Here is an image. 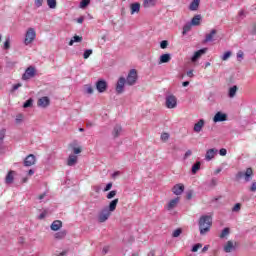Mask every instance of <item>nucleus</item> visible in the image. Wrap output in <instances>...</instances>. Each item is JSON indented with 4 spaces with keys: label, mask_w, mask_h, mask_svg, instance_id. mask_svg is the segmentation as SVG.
<instances>
[{
    "label": "nucleus",
    "mask_w": 256,
    "mask_h": 256,
    "mask_svg": "<svg viewBox=\"0 0 256 256\" xmlns=\"http://www.w3.org/2000/svg\"><path fill=\"white\" fill-rule=\"evenodd\" d=\"M213 225V218L209 215H202L198 221L200 235H207L211 231Z\"/></svg>",
    "instance_id": "1"
},
{
    "label": "nucleus",
    "mask_w": 256,
    "mask_h": 256,
    "mask_svg": "<svg viewBox=\"0 0 256 256\" xmlns=\"http://www.w3.org/2000/svg\"><path fill=\"white\" fill-rule=\"evenodd\" d=\"M236 179L239 181L241 179H244L246 183H249L253 179V169L252 168H247L245 172L239 171L236 174Z\"/></svg>",
    "instance_id": "2"
},
{
    "label": "nucleus",
    "mask_w": 256,
    "mask_h": 256,
    "mask_svg": "<svg viewBox=\"0 0 256 256\" xmlns=\"http://www.w3.org/2000/svg\"><path fill=\"white\" fill-rule=\"evenodd\" d=\"M37 37V32L35 28H28L25 34L24 45H31Z\"/></svg>",
    "instance_id": "3"
},
{
    "label": "nucleus",
    "mask_w": 256,
    "mask_h": 256,
    "mask_svg": "<svg viewBox=\"0 0 256 256\" xmlns=\"http://www.w3.org/2000/svg\"><path fill=\"white\" fill-rule=\"evenodd\" d=\"M165 106L167 109H175L177 107V97L173 94L166 96Z\"/></svg>",
    "instance_id": "4"
},
{
    "label": "nucleus",
    "mask_w": 256,
    "mask_h": 256,
    "mask_svg": "<svg viewBox=\"0 0 256 256\" xmlns=\"http://www.w3.org/2000/svg\"><path fill=\"white\" fill-rule=\"evenodd\" d=\"M110 217H111V212H109L107 207H104L99 211L97 219L99 223H105V221H107Z\"/></svg>",
    "instance_id": "5"
},
{
    "label": "nucleus",
    "mask_w": 256,
    "mask_h": 256,
    "mask_svg": "<svg viewBox=\"0 0 256 256\" xmlns=\"http://www.w3.org/2000/svg\"><path fill=\"white\" fill-rule=\"evenodd\" d=\"M36 73L37 71L35 70V67L29 66L22 75L23 81H29V79H33Z\"/></svg>",
    "instance_id": "6"
},
{
    "label": "nucleus",
    "mask_w": 256,
    "mask_h": 256,
    "mask_svg": "<svg viewBox=\"0 0 256 256\" xmlns=\"http://www.w3.org/2000/svg\"><path fill=\"white\" fill-rule=\"evenodd\" d=\"M126 83L127 85H133L134 83H137V70H130L126 79Z\"/></svg>",
    "instance_id": "7"
},
{
    "label": "nucleus",
    "mask_w": 256,
    "mask_h": 256,
    "mask_svg": "<svg viewBox=\"0 0 256 256\" xmlns=\"http://www.w3.org/2000/svg\"><path fill=\"white\" fill-rule=\"evenodd\" d=\"M37 162V158L33 154H29L25 159H24V167H33L35 163Z\"/></svg>",
    "instance_id": "8"
},
{
    "label": "nucleus",
    "mask_w": 256,
    "mask_h": 256,
    "mask_svg": "<svg viewBox=\"0 0 256 256\" xmlns=\"http://www.w3.org/2000/svg\"><path fill=\"white\" fill-rule=\"evenodd\" d=\"M125 83H127V82H126V79L124 77H120L118 79V82L116 84V92L118 94L123 93V91L125 90Z\"/></svg>",
    "instance_id": "9"
},
{
    "label": "nucleus",
    "mask_w": 256,
    "mask_h": 256,
    "mask_svg": "<svg viewBox=\"0 0 256 256\" xmlns=\"http://www.w3.org/2000/svg\"><path fill=\"white\" fill-rule=\"evenodd\" d=\"M50 103H51V100L49 99V97L44 96L38 99L37 105L38 107L45 109L46 107H49Z\"/></svg>",
    "instance_id": "10"
},
{
    "label": "nucleus",
    "mask_w": 256,
    "mask_h": 256,
    "mask_svg": "<svg viewBox=\"0 0 256 256\" xmlns=\"http://www.w3.org/2000/svg\"><path fill=\"white\" fill-rule=\"evenodd\" d=\"M223 121H227V114L223 112H217L215 116L213 117L214 123H221Z\"/></svg>",
    "instance_id": "11"
},
{
    "label": "nucleus",
    "mask_w": 256,
    "mask_h": 256,
    "mask_svg": "<svg viewBox=\"0 0 256 256\" xmlns=\"http://www.w3.org/2000/svg\"><path fill=\"white\" fill-rule=\"evenodd\" d=\"M203 127H205V120L204 119L198 120V122L194 124V128H193L194 133H201V131H203Z\"/></svg>",
    "instance_id": "12"
},
{
    "label": "nucleus",
    "mask_w": 256,
    "mask_h": 256,
    "mask_svg": "<svg viewBox=\"0 0 256 256\" xmlns=\"http://www.w3.org/2000/svg\"><path fill=\"white\" fill-rule=\"evenodd\" d=\"M123 134V127H121V125L116 124L112 130V136L114 137V139H117V137H121V135Z\"/></svg>",
    "instance_id": "13"
},
{
    "label": "nucleus",
    "mask_w": 256,
    "mask_h": 256,
    "mask_svg": "<svg viewBox=\"0 0 256 256\" xmlns=\"http://www.w3.org/2000/svg\"><path fill=\"white\" fill-rule=\"evenodd\" d=\"M218 150L216 148H211L206 151L205 159L207 161H211L212 159H215V155H217Z\"/></svg>",
    "instance_id": "14"
},
{
    "label": "nucleus",
    "mask_w": 256,
    "mask_h": 256,
    "mask_svg": "<svg viewBox=\"0 0 256 256\" xmlns=\"http://www.w3.org/2000/svg\"><path fill=\"white\" fill-rule=\"evenodd\" d=\"M177 205H179V197L170 200L165 209H167V211H173Z\"/></svg>",
    "instance_id": "15"
},
{
    "label": "nucleus",
    "mask_w": 256,
    "mask_h": 256,
    "mask_svg": "<svg viewBox=\"0 0 256 256\" xmlns=\"http://www.w3.org/2000/svg\"><path fill=\"white\" fill-rule=\"evenodd\" d=\"M96 89L99 93H105L107 91V82L100 80L96 83Z\"/></svg>",
    "instance_id": "16"
},
{
    "label": "nucleus",
    "mask_w": 256,
    "mask_h": 256,
    "mask_svg": "<svg viewBox=\"0 0 256 256\" xmlns=\"http://www.w3.org/2000/svg\"><path fill=\"white\" fill-rule=\"evenodd\" d=\"M205 53H207V48L196 51L191 58L192 63H195V61H197L202 55H205Z\"/></svg>",
    "instance_id": "17"
},
{
    "label": "nucleus",
    "mask_w": 256,
    "mask_h": 256,
    "mask_svg": "<svg viewBox=\"0 0 256 256\" xmlns=\"http://www.w3.org/2000/svg\"><path fill=\"white\" fill-rule=\"evenodd\" d=\"M185 191V186L183 184H176L172 188V192L174 195H181Z\"/></svg>",
    "instance_id": "18"
},
{
    "label": "nucleus",
    "mask_w": 256,
    "mask_h": 256,
    "mask_svg": "<svg viewBox=\"0 0 256 256\" xmlns=\"http://www.w3.org/2000/svg\"><path fill=\"white\" fill-rule=\"evenodd\" d=\"M215 35H217V30L212 29L210 33L206 34L204 43H211L214 40Z\"/></svg>",
    "instance_id": "19"
},
{
    "label": "nucleus",
    "mask_w": 256,
    "mask_h": 256,
    "mask_svg": "<svg viewBox=\"0 0 256 256\" xmlns=\"http://www.w3.org/2000/svg\"><path fill=\"white\" fill-rule=\"evenodd\" d=\"M63 227V222L61 220H55L52 222L50 229L51 231H59Z\"/></svg>",
    "instance_id": "20"
},
{
    "label": "nucleus",
    "mask_w": 256,
    "mask_h": 256,
    "mask_svg": "<svg viewBox=\"0 0 256 256\" xmlns=\"http://www.w3.org/2000/svg\"><path fill=\"white\" fill-rule=\"evenodd\" d=\"M119 204V198H116L114 200H112L110 203H109V206L107 207V210L110 212V213H113L115 211V209H117V205Z\"/></svg>",
    "instance_id": "21"
},
{
    "label": "nucleus",
    "mask_w": 256,
    "mask_h": 256,
    "mask_svg": "<svg viewBox=\"0 0 256 256\" xmlns=\"http://www.w3.org/2000/svg\"><path fill=\"white\" fill-rule=\"evenodd\" d=\"M77 159H78L77 155L71 154L67 160L68 167H73V166L77 165Z\"/></svg>",
    "instance_id": "22"
},
{
    "label": "nucleus",
    "mask_w": 256,
    "mask_h": 256,
    "mask_svg": "<svg viewBox=\"0 0 256 256\" xmlns=\"http://www.w3.org/2000/svg\"><path fill=\"white\" fill-rule=\"evenodd\" d=\"M130 9H131V15H135V13H139V11H141V4L132 3L130 5Z\"/></svg>",
    "instance_id": "23"
},
{
    "label": "nucleus",
    "mask_w": 256,
    "mask_h": 256,
    "mask_svg": "<svg viewBox=\"0 0 256 256\" xmlns=\"http://www.w3.org/2000/svg\"><path fill=\"white\" fill-rule=\"evenodd\" d=\"M233 249H235V245L233 244V241H228V242L224 245V251H225V253H231V251H233Z\"/></svg>",
    "instance_id": "24"
},
{
    "label": "nucleus",
    "mask_w": 256,
    "mask_h": 256,
    "mask_svg": "<svg viewBox=\"0 0 256 256\" xmlns=\"http://www.w3.org/2000/svg\"><path fill=\"white\" fill-rule=\"evenodd\" d=\"M199 3H201V0H193L189 5V10L197 11L199 9Z\"/></svg>",
    "instance_id": "25"
},
{
    "label": "nucleus",
    "mask_w": 256,
    "mask_h": 256,
    "mask_svg": "<svg viewBox=\"0 0 256 256\" xmlns=\"http://www.w3.org/2000/svg\"><path fill=\"white\" fill-rule=\"evenodd\" d=\"M190 23L192 24L193 27L201 25V15H195Z\"/></svg>",
    "instance_id": "26"
},
{
    "label": "nucleus",
    "mask_w": 256,
    "mask_h": 256,
    "mask_svg": "<svg viewBox=\"0 0 256 256\" xmlns=\"http://www.w3.org/2000/svg\"><path fill=\"white\" fill-rule=\"evenodd\" d=\"M13 175H15V171L11 170L8 172L6 179H5L7 185H11V183H13V180H14Z\"/></svg>",
    "instance_id": "27"
},
{
    "label": "nucleus",
    "mask_w": 256,
    "mask_h": 256,
    "mask_svg": "<svg viewBox=\"0 0 256 256\" xmlns=\"http://www.w3.org/2000/svg\"><path fill=\"white\" fill-rule=\"evenodd\" d=\"M55 239L61 240L67 237V230H61L54 235Z\"/></svg>",
    "instance_id": "28"
},
{
    "label": "nucleus",
    "mask_w": 256,
    "mask_h": 256,
    "mask_svg": "<svg viewBox=\"0 0 256 256\" xmlns=\"http://www.w3.org/2000/svg\"><path fill=\"white\" fill-rule=\"evenodd\" d=\"M157 3V0H144L143 7L146 9H149V7H155V4Z\"/></svg>",
    "instance_id": "29"
},
{
    "label": "nucleus",
    "mask_w": 256,
    "mask_h": 256,
    "mask_svg": "<svg viewBox=\"0 0 256 256\" xmlns=\"http://www.w3.org/2000/svg\"><path fill=\"white\" fill-rule=\"evenodd\" d=\"M171 61V55L170 54H163L160 56V62L159 63H169Z\"/></svg>",
    "instance_id": "30"
},
{
    "label": "nucleus",
    "mask_w": 256,
    "mask_h": 256,
    "mask_svg": "<svg viewBox=\"0 0 256 256\" xmlns=\"http://www.w3.org/2000/svg\"><path fill=\"white\" fill-rule=\"evenodd\" d=\"M235 95H237V86H232L229 89L228 97H230V99H233V97H235Z\"/></svg>",
    "instance_id": "31"
},
{
    "label": "nucleus",
    "mask_w": 256,
    "mask_h": 256,
    "mask_svg": "<svg viewBox=\"0 0 256 256\" xmlns=\"http://www.w3.org/2000/svg\"><path fill=\"white\" fill-rule=\"evenodd\" d=\"M192 24L191 22H187L184 27H183V31H182V34L183 35H187V33H189V31H191V28H192Z\"/></svg>",
    "instance_id": "32"
},
{
    "label": "nucleus",
    "mask_w": 256,
    "mask_h": 256,
    "mask_svg": "<svg viewBox=\"0 0 256 256\" xmlns=\"http://www.w3.org/2000/svg\"><path fill=\"white\" fill-rule=\"evenodd\" d=\"M83 41V38L81 36H74L70 42L69 45L73 46L74 43H81Z\"/></svg>",
    "instance_id": "33"
},
{
    "label": "nucleus",
    "mask_w": 256,
    "mask_h": 256,
    "mask_svg": "<svg viewBox=\"0 0 256 256\" xmlns=\"http://www.w3.org/2000/svg\"><path fill=\"white\" fill-rule=\"evenodd\" d=\"M199 169H201V162H196L192 166V173H193V175H195V173H197V171H199Z\"/></svg>",
    "instance_id": "34"
},
{
    "label": "nucleus",
    "mask_w": 256,
    "mask_h": 256,
    "mask_svg": "<svg viewBox=\"0 0 256 256\" xmlns=\"http://www.w3.org/2000/svg\"><path fill=\"white\" fill-rule=\"evenodd\" d=\"M47 5L50 9H55L57 7V0H47Z\"/></svg>",
    "instance_id": "35"
},
{
    "label": "nucleus",
    "mask_w": 256,
    "mask_h": 256,
    "mask_svg": "<svg viewBox=\"0 0 256 256\" xmlns=\"http://www.w3.org/2000/svg\"><path fill=\"white\" fill-rule=\"evenodd\" d=\"M230 233L229 228H224L220 234V239H225V237H227Z\"/></svg>",
    "instance_id": "36"
},
{
    "label": "nucleus",
    "mask_w": 256,
    "mask_h": 256,
    "mask_svg": "<svg viewBox=\"0 0 256 256\" xmlns=\"http://www.w3.org/2000/svg\"><path fill=\"white\" fill-rule=\"evenodd\" d=\"M24 109H27L29 107H33V100L32 98H29L24 104H23Z\"/></svg>",
    "instance_id": "37"
},
{
    "label": "nucleus",
    "mask_w": 256,
    "mask_h": 256,
    "mask_svg": "<svg viewBox=\"0 0 256 256\" xmlns=\"http://www.w3.org/2000/svg\"><path fill=\"white\" fill-rule=\"evenodd\" d=\"M91 55H93V50L87 49L84 51L83 57H84V59H89V57H91Z\"/></svg>",
    "instance_id": "38"
},
{
    "label": "nucleus",
    "mask_w": 256,
    "mask_h": 256,
    "mask_svg": "<svg viewBox=\"0 0 256 256\" xmlns=\"http://www.w3.org/2000/svg\"><path fill=\"white\" fill-rule=\"evenodd\" d=\"M241 211V203H236L232 208V213H239Z\"/></svg>",
    "instance_id": "39"
},
{
    "label": "nucleus",
    "mask_w": 256,
    "mask_h": 256,
    "mask_svg": "<svg viewBox=\"0 0 256 256\" xmlns=\"http://www.w3.org/2000/svg\"><path fill=\"white\" fill-rule=\"evenodd\" d=\"M4 49L7 51L8 49H11V39L10 38H6L5 42H4Z\"/></svg>",
    "instance_id": "40"
},
{
    "label": "nucleus",
    "mask_w": 256,
    "mask_h": 256,
    "mask_svg": "<svg viewBox=\"0 0 256 256\" xmlns=\"http://www.w3.org/2000/svg\"><path fill=\"white\" fill-rule=\"evenodd\" d=\"M201 247H203V244H201V243L195 244L192 247V253H197L199 251V249H201Z\"/></svg>",
    "instance_id": "41"
},
{
    "label": "nucleus",
    "mask_w": 256,
    "mask_h": 256,
    "mask_svg": "<svg viewBox=\"0 0 256 256\" xmlns=\"http://www.w3.org/2000/svg\"><path fill=\"white\" fill-rule=\"evenodd\" d=\"M116 195H117V190H112V191H110V192L106 195V198H107V199H113Z\"/></svg>",
    "instance_id": "42"
},
{
    "label": "nucleus",
    "mask_w": 256,
    "mask_h": 256,
    "mask_svg": "<svg viewBox=\"0 0 256 256\" xmlns=\"http://www.w3.org/2000/svg\"><path fill=\"white\" fill-rule=\"evenodd\" d=\"M89 3H91V0H82L80 2V8L85 9V7H87V5H89Z\"/></svg>",
    "instance_id": "43"
},
{
    "label": "nucleus",
    "mask_w": 256,
    "mask_h": 256,
    "mask_svg": "<svg viewBox=\"0 0 256 256\" xmlns=\"http://www.w3.org/2000/svg\"><path fill=\"white\" fill-rule=\"evenodd\" d=\"M229 57H231V51L225 52L224 55H222L221 59H222V61H227V59H229Z\"/></svg>",
    "instance_id": "44"
},
{
    "label": "nucleus",
    "mask_w": 256,
    "mask_h": 256,
    "mask_svg": "<svg viewBox=\"0 0 256 256\" xmlns=\"http://www.w3.org/2000/svg\"><path fill=\"white\" fill-rule=\"evenodd\" d=\"M161 141H164V142L169 141V133H167V132L162 133Z\"/></svg>",
    "instance_id": "45"
},
{
    "label": "nucleus",
    "mask_w": 256,
    "mask_h": 256,
    "mask_svg": "<svg viewBox=\"0 0 256 256\" xmlns=\"http://www.w3.org/2000/svg\"><path fill=\"white\" fill-rule=\"evenodd\" d=\"M181 233H183V230H181V228H178V229L174 230L172 237H179V235H181Z\"/></svg>",
    "instance_id": "46"
},
{
    "label": "nucleus",
    "mask_w": 256,
    "mask_h": 256,
    "mask_svg": "<svg viewBox=\"0 0 256 256\" xmlns=\"http://www.w3.org/2000/svg\"><path fill=\"white\" fill-rule=\"evenodd\" d=\"M85 93H87L88 95H92L93 87H91L90 85H86L85 86Z\"/></svg>",
    "instance_id": "47"
},
{
    "label": "nucleus",
    "mask_w": 256,
    "mask_h": 256,
    "mask_svg": "<svg viewBox=\"0 0 256 256\" xmlns=\"http://www.w3.org/2000/svg\"><path fill=\"white\" fill-rule=\"evenodd\" d=\"M192 155H193V152L191 150H187L183 156L184 161H186V159H189V157H191Z\"/></svg>",
    "instance_id": "48"
},
{
    "label": "nucleus",
    "mask_w": 256,
    "mask_h": 256,
    "mask_svg": "<svg viewBox=\"0 0 256 256\" xmlns=\"http://www.w3.org/2000/svg\"><path fill=\"white\" fill-rule=\"evenodd\" d=\"M169 45V42L167 40H164L160 43L161 49H167V46Z\"/></svg>",
    "instance_id": "49"
},
{
    "label": "nucleus",
    "mask_w": 256,
    "mask_h": 256,
    "mask_svg": "<svg viewBox=\"0 0 256 256\" xmlns=\"http://www.w3.org/2000/svg\"><path fill=\"white\" fill-rule=\"evenodd\" d=\"M5 139V129L0 130V143Z\"/></svg>",
    "instance_id": "50"
},
{
    "label": "nucleus",
    "mask_w": 256,
    "mask_h": 256,
    "mask_svg": "<svg viewBox=\"0 0 256 256\" xmlns=\"http://www.w3.org/2000/svg\"><path fill=\"white\" fill-rule=\"evenodd\" d=\"M35 7L39 8L43 6V0H35L34 1Z\"/></svg>",
    "instance_id": "51"
},
{
    "label": "nucleus",
    "mask_w": 256,
    "mask_h": 256,
    "mask_svg": "<svg viewBox=\"0 0 256 256\" xmlns=\"http://www.w3.org/2000/svg\"><path fill=\"white\" fill-rule=\"evenodd\" d=\"M47 217V210H44L39 216L38 219H45Z\"/></svg>",
    "instance_id": "52"
},
{
    "label": "nucleus",
    "mask_w": 256,
    "mask_h": 256,
    "mask_svg": "<svg viewBox=\"0 0 256 256\" xmlns=\"http://www.w3.org/2000/svg\"><path fill=\"white\" fill-rule=\"evenodd\" d=\"M243 56H244V53H243V51H238V53H237V59H238V61H241V59H243Z\"/></svg>",
    "instance_id": "53"
},
{
    "label": "nucleus",
    "mask_w": 256,
    "mask_h": 256,
    "mask_svg": "<svg viewBox=\"0 0 256 256\" xmlns=\"http://www.w3.org/2000/svg\"><path fill=\"white\" fill-rule=\"evenodd\" d=\"M219 154L222 156V157H225V155H227V149L225 148H222L219 150Z\"/></svg>",
    "instance_id": "54"
},
{
    "label": "nucleus",
    "mask_w": 256,
    "mask_h": 256,
    "mask_svg": "<svg viewBox=\"0 0 256 256\" xmlns=\"http://www.w3.org/2000/svg\"><path fill=\"white\" fill-rule=\"evenodd\" d=\"M211 187H215L217 185V178H212L210 181Z\"/></svg>",
    "instance_id": "55"
},
{
    "label": "nucleus",
    "mask_w": 256,
    "mask_h": 256,
    "mask_svg": "<svg viewBox=\"0 0 256 256\" xmlns=\"http://www.w3.org/2000/svg\"><path fill=\"white\" fill-rule=\"evenodd\" d=\"M111 187H113V183H108L106 185V187L104 188V191L107 192V191H111Z\"/></svg>",
    "instance_id": "56"
},
{
    "label": "nucleus",
    "mask_w": 256,
    "mask_h": 256,
    "mask_svg": "<svg viewBox=\"0 0 256 256\" xmlns=\"http://www.w3.org/2000/svg\"><path fill=\"white\" fill-rule=\"evenodd\" d=\"M102 253L103 255H107V253H109V246H104L102 249Z\"/></svg>",
    "instance_id": "57"
},
{
    "label": "nucleus",
    "mask_w": 256,
    "mask_h": 256,
    "mask_svg": "<svg viewBox=\"0 0 256 256\" xmlns=\"http://www.w3.org/2000/svg\"><path fill=\"white\" fill-rule=\"evenodd\" d=\"M250 191H251L252 193H255V191H256V182H253V183H252V185H251V187H250Z\"/></svg>",
    "instance_id": "58"
},
{
    "label": "nucleus",
    "mask_w": 256,
    "mask_h": 256,
    "mask_svg": "<svg viewBox=\"0 0 256 256\" xmlns=\"http://www.w3.org/2000/svg\"><path fill=\"white\" fill-rule=\"evenodd\" d=\"M19 87H22L21 83L15 84L12 88V91H17V89H19Z\"/></svg>",
    "instance_id": "59"
},
{
    "label": "nucleus",
    "mask_w": 256,
    "mask_h": 256,
    "mask_svg": "<svg viewBox=\"0 0 256 256\" xmlns=\"http://www.w3.org/2000/svg\"><path fill=\"white\" fill-rule=\"evenodd\" d=\"M73 152L75 153V155H79V153H81V148H74Z\"/></svg>",
    "instance_id": "60"
},
{
    "label": "nucleus",
    "mask_w": 256,
    "mask_h": 256,
    "mask_svg": "<svg viewBox=\"0 0 256 256\" xmlns=\"http://www.w3.org/2000/svg\"><path fill=\"white\" fill-rule=\"evenodd\" d=\"M119 175H121L120 171H116L112 174L113 179H115V177H119Z\"/></svg>",
    "instance_id": "61"
},
{
    "label": "nucleus",
    "mask_w": 256,
    "mask_h": 256,
    "mask_svg": "<svg viewBox=\"0 0 256 256\" xmlns=\"http://www.w3.org/2000/svg\"><path fill=\"white\" fill-rule=\"evenodd\" d=\"M46 195H47L46 193L39 195L38 196L39 201H43V199H45Z\"/></svg>",
    "instance_id": "62"
},
{
    "label": "nucleus",
    "mask_w": 256,
    "mask_h": 256,
    "mask_svg": "<svg viewBox=\"0 0 256 256\" xmlns=\"http://www.w3.org/2000/svg\"><path fill=\"white\" fill-rule=\"evenodd\" d=\"M83 21H85V18L83 17V16H81V17H79L78 19H77V23H83Z\"/></svg>",
    "instance_id": "63"
},
{
    "label": "nucleus",
    "mask_w": 256,
    "mask_h": 256,
    "mask_svg": "<svg viewBox=\"0 0 256 256\" xmlns=\"http://www.w3.org/2000/svg\"><path fill=\"white\" fill-rule=\"evenodd\" d=\"M188 77H194L193 70L187 72Z\"/></svg>",
    "instance_id": "64"
}]
</instances>
